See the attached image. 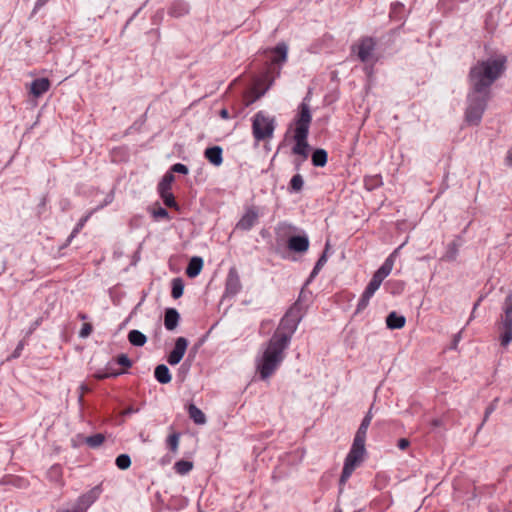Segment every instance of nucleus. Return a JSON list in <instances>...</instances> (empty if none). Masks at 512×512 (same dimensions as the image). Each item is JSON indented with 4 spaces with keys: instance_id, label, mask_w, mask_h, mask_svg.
Instances as JSON below:
<instances>
[{
    "instance_id": "20",
    "label": "nucleus",
    "mask_w": 512,
    "mask_h": 512,
    "mask_svg": "<svg viewBox=\"0 0 512 512\" xmlns=\"http://www.w3.org/2000/svg\"><path fill=\"white\" fill-rule=\"evenodd\" d=\"M203 267V260L200 257H193L186 269V274L190 278H194L201 272Z\"/></svg>"
},
{
    "instance_id": "50",
    "label": "nucleus",
    "mask_w": 512,
    "mask_h": 512,
    "mask_svg": "<svg viewBox=\"0 0 512 512\" xmlns=\"http://www.w3.org/2000/svg\"><path fill=\"white\" fill-rule=\"evenodd\" d=\"M85 221H86V218H85V219H83V220L78 224V226H77V227L75 228V230L73 231L72 236H74V235H75V234L80 230V228L83 226V224H84V222H85Z\"/></svg>"
},
{
    "instance_id": "48",
    "label": "nucleus",
    "mask_w": 512,
    "mask_h": 512,
    "mask_svg": "<svg viewBox=\"0 0 512 512\" xmlns=\"http://www.w3.org/2000/svg\"><path fill=\"white\" fill-rule=\"evenodd\" d=\"M137 412L136 409H134L133 407H128L127 409H125L122 414L123 415H129V414H132V413H135Z\"/></svg>"
},
{
    "instance_id": "6",
    "label": "nucleus",
    "mask_w": 512,
    "mask_h": 512,
    "mask_svg": "<svg viewBox=\"0 0 512 512\" xmlns=\"http://www.w3.org/2000/svg\"><path fill=\"white\" fill-rule=\"evenodd\" d=\"M501 345L506 346L512 341V292L510 291L503 303Z\"/></svg>"
},
{
    "instance_id": "16",
    "label": "nucleus",
    "mask_w": 512,
    "mask_h": 512,
    "mask_svg": "<svg viewBox=\"0 0 512 512\" xmlns=\"http://www.w3.org/2000/svg\"><path fill=\"white\" fill-rule=\"evenodd\" d=\"M204 154L207 160L215 166H219L223 162L222 148L219 146L207 148Z\"/></svg>"
},
{
    "instance_id": "43",
    "label": "nucleus",
    "mask_w": 512,
    "mask_h": 512,
    "mask_svg": "<svg viewBox=\"0 0 512 512\" xmlns=\"http://www.w3.org/2000/svg\"><path fill=\"white\" fill-rule=\"evenodd\" d=\"M409 445H410V442H409V440H408V439H406V438H401V439H399V440H398V442H397V446H398V448H399L400 450H405V449H407V448L409 447Z\"/></svg>"
},
{
    "instance_id": "51",
    "label": "nucleus",
    "mask_w": 512,
    "mask_h": 512,
    "mask_svg": "<svg viewBox=\"0 0 512 512\" xmlns=\"http://www.w3.org/2000/svg\"><path fill=\"white\" fill-rule=\"evenodd\" d=\"M506 161H507L508 165H512V151L508 153V155L506 157Z\"/></svg>"
},
{
    "instance_id": "39",
    "label": "nucleus",
    "mask_w": 512,
    "mask_h": 512,
    "mask_svg": "<svg viewBox=\"0 0 512 512\" xmlns=\"http://www.w3.org/2000/svg\"><path fill=\"white\" fill-rule=\"evenodd\" d=\"M116 362L119 364V365H122L126 368H129L132 366V362L131 360L128 358V356L126 354H120L117 356L116 358Z\"/></svg>"
},
{
    "instance_id": "53",
    "label": "nucleus",
    "mask_w": 512,
    "mask_h": 512,
    "mask_svg": "<svg viewBox=\"0 0 512 512\" xmlns=\"http://www.w3.org/2000/svg\"><path fill=\"white\" fill-rule=\"evenodd\" d=\"M432 424H433L434 426H438V425H440V421H439V420H437V419H435V420H433Z\"/></svg>"
},
{
    "instance_id": "1",
    "label": "nucleus",
    "mask_w": 512,
    "mask_h": 512,
    "mask_svg": "<svg viewBox=\"0 0 512 512\" xmlns=\"http://www.w3.org/2000/svg\"><path fill=\"white\" fill-rule=\"evenodd\" d=\"M298 319L288 312L281 320L279 327L268 342L262 357L258 360L257 369L262 379L270 377L284 359V351L288 347L293 333L296 331Z\"/></svg>"
},
{
    "instance_id": "31",
    "label": "nucleus",
    "mask_w": 512,
    "mask_h": 512,
    "mask_svg": "<svg viewBox=\"0 0 512 512\" xmlns=\"http://www.w3.org/2000/svg\"><path fill=\"white\" fill-rule=\"evenodd\" d=\"M131 465V459L129 455L127 454H121L116 458V466L121 469L125 470L128 469Z\"/></svg>"
},
{
    "instance_id": "36",
    "label": "nucleus",
    "mask_w": 512,
    "mask_h": 512,
    "mask_svg": "<svg viewBox=\"0 0 512 512\" xmlns=\"http://www.w3.org/2000/svg\"><path fill=\"white\" fill-rule=\"evenodd\" d=\"M372 296H373L372 294H368V292L364 291L359 302H358L357 311H361V310L365 309L368 306L370 298Z\"/></svg>"
},
{
    "instance_id": "42",
    "label": "nucleus",
    "mask_w": 512,
    "mask_h": 512,
    "mask_svg": "<svg viewBox=\"0 0 512 512\" xmlns=\"http://www.w3.org/2000/svg\"><path fill=\"white\" fill-rule=\"evenodd\" d=\"M23 348H24V343L21 341L18 343L17 347L15 348V350L13 351L11 356L8 358V360L16 359V358L20 357V355L23 351Z\"/></svg>"
},
{
    "instance_id": "9",
    "label": "nucleus",
    "mask_w": 512,
    "mask_h": 512,
    "mask_svg": "<svg viewBox=\"0 0 512 512\" xmlns=\"http://www.w3.org/2000/svg\"><path fill=\"white\" fill-rule=\"evenodd\" d=\"M188 346V341L184 337L177 338L173 350L168 356V363L170 365H177L183 358Z\"/></svg>"
},
{
    "instance_id": "45",
    "label": "nucleus",
    "mask_w": 512,
    "mask_h": 512,
    "mask_svg": "<svg viewBox=\"0 0 512 512\" xmlns=\"http://www.w3.org/2000/svg\"><path fill=\"white\" fill-rule=\"evenodd\" d=\"M494 410V407L491 405L489 407H487L486 411H485V416H484V421L487 420V418L489 417V415L493 412Z\"/></svg>"
},
{
    "instance_id": "25",
    "label": "nucleus",
    "mask_w": 512,
    "mask_h": 512,
    "mask_svg": "<svg viewBox=\"0 0 512 512\" xmlns=\"http://www.w3.org/2000/svg\"><path fill=\"white\" fill-rule=\"evenodd\" d=\"M327 152L324 149H316L312 154V163L316 167H323L327 163Z\"/></svg>"
},
{
    "instance_id": "37",
    "label": "nucleus",
    "mask_w": 512,
    "mask_h": 512,
    "mask_svg": "<svg viewBox=\"0 0 512 512\" xmlns=\"http://www.w3.org/2000/svg\"><path fill=\"white\" fill-rule=\"evenodd\" d=\"M120 374H122V372H120V371H112V370H110L109 367H107V372H104V373L97 372V373L94 374V377L96 379L101 380V379H105V378H108V377H116V376H118Z\"/></svg>"
},
{
    "instance_id": "40",
    "label": "nucleus",
    "mask_w": 512,
    "mask_h": 512,
    "mask_svg": "<svg viewBox=\"0 0 512 512\" xmlns=\"http://www.w3.org/2000/svg\"><path fill=\"white\" fill-rule=\"evenodd\" d=\"M91 332H92L91 324L85 323V324H83V326H82V328L80 330L79 335L82 338H86V337H88L91 334Z\"/></svg>"
},
{
    "instance_id": "8",
    "label": "nucleus",
    "mask_w": 512,
    "mask_h": 512,
    "mask_svg": "<svg viewBox=\"0 0 512 512\" xmlns=\"http://www.w3.org/2000/svg\"><path fill=\"white\" fill-rule=\"evenodd\" d=\"M242 289V284L240 281V277L238 271L235 267L229 269L227 278H226V287L225 294L227 296H235Z\"/></svg>"
},
{
    "instance_id": "33",
    "label": "nucleus",
    "mask_w": 512,
    "mask_h": 512,
    "mask_svg": "<svg viewBox=\"0 0 512 512\" xmlns=\"http://www.w3.org/2000/svg\"><path fill=\"white\" fill-rule=\"evenodd\" d=\"M303 184L304 181L300 174L294 175L290 181V187L295 192H299L303 188Z\"/></svg>"
},
{
    "instance_id": "14",
    "label": "nucleus",
    "mask_w": 512,
    "mask_h": 512,
    "mask_svg": "<svg viewBox=\"0 0 512 512\" xmlns=\"http://www.w3.org/2000/svg\"><path fill=\"white\" fill-rule=\"evenodd\" d=\"M180 315L174 308H168L165 311L164 325L167 330H174L179 322Z\"/></svg>"
},
{
    "instance_id": "29",
    "label": "nucleus",
    "mask_w": 512,
    "mask_h": 512,
    "mask_svg": "<svg viewBox=\"0 0 512 512\" xmlns=\"http://www.w3.org/2000/svg\"><path fill=\"white\" fill-rule=\"evenodd\" d=\"M383 282V278H381L379 275L374 273L372 279L370 280L369 284L367 285L365 291L368 292V294L374 295V293L379 289L381 283Z\"/></svg>"
},
{
    "instance_id": "28",
    "label": "nucleus",
    "mask_w": 512,
    "mask_h": 512,
    "mask_svg": "<svg viewBox=\"0 0 512 512\" xmlns=\"http://www.w3.org/2000/svg\"><path fill=\"white\" fill-rule=\"evenodd\" d=\"M193 468V463L186 460H179L175 463L174 469L180 475H185Z\"/></svg>"
},
{
    "instance_id": "52",
    "label": "nucleus",
    "mask_w": 512,
    "mask_h": 512,
    "mask_svg": "<svg viewBox=\"0 0 512 512\" xmlns=\"http://www.w3.org/2000/svg\"><path fill=\"white\" fill-rule=\"evenodd\" d=\"M261 95H257L254 99L252 100H249L246 105H250L253 101H255L256 99H258Z\"/></svg>"
},
{
    "instance_id": "41",
    "label": "nucleus",
    "mask_w": 512,
    "mask_h": 512,
    "mask_svg": "<svg viewBox=\"0 0 512 512\" xmlns=\"http://www.w3.org/2000/svg\"><path fill=\"white\" fill-rule=\"evenodd\" d=\"M172 171L176 173L187 174L188 168L184 164L176 163L172 166Z\"/></svg>"
},
{
    "instance_id": "19",
    "label": "nucleus",
    "mask_w": 512,
    "mask_h": 512,
    "mask_svg": "<svg viewBox=\"0 0 512 512\" xmlns=\"http://www.w3.org/2000/svg\"><path fill=\"white\" fill-rule=\"evenodd\" d=\"M406 319L396 312H391L386 318V325L389 329H401L404 327Z\"/></svg>"
},
{
    "instance_id": "21",
    "label": "nucleus",
    "mask_w": 512,
    "mask_h": 512,
    "mask_svg": "<svg viewBox=\"0 0 512 512\" xmlns=\"http://www.w3.org/2000/svg\"><path fill=\"white\" fill-rule=\"evenodd\" d=\"M400 246L398 249L394 251L393 254H391L385 262L382 264V266L375 272L377 275H379L383 280L391 273L393 266H394V254L397 253V251L401 248Z\"/></svg>"
},
{
    "instance_id": "38",
    "label": "nucleus",
    "mask_w": 512,
    "mask_h": 512,
    "mask_svg": "<svg viewBox=\"0 0 512 512\" xmlns=\"http://www.w3.org/2000/svg\"><path fill=\"white\" fill-rule=\"evenodd\" d=\"M327 262V256H326V251L320 256V258L318 259V261L316 262L315 266H314V269L312 271V274L311 276H314L316 275L320 269L325 265V263Z\"/></svg>"
},
{
    "instance_id": "15",
    "label": "nucleus",
    "mask_w": 512,
    "mask_h": 512,
    "mask_svg": "<svg viewBox=\"0 0 512 512\" xmlns=\"http://www.w3.org/2000/svg\"><path fill=\"white\" fill-rule=\"evenodd\" d=\"M371 420H372V411L370 409L368 411V413L366 414V416L363 418V420L356 432L354 440L365 443L367 430L371 423Z\"/></svg>"
},
{
    "instance_id": "32",
    "label": "nucleus",
    "mask_w": 512,
    "mask_h": 512,
    "mask_svg": "<svg viewBox=\"0 0 512 512\" xmlns=\"http://www.w3.org/2000/svg\"><path fill=\"white\" fill-rule=\"evenodd\" d=\"M179 438H180V435L178 433H173V434L169 435L167 438V445L170 448V450L174 453H176L178 450Z\"/></svg>"
},
{
    "instance_id": "13",
    "label": "nucleus",
    "mask_w": 512,
    "mask_h": 512,
    "mask_svg": "<svg viewBox=\"0 0 512 512\" xmlns=\"http://www.w3.org/2000/svg\"><path fill=\"white\" fill-rule=\"evenodd\" d=\"M360 464H361L360 461L346 457L345 462H344L343 471H342V474L340 477V484H345L346 481L349 479V477L352 475L353 471Z\"/></svg>"
},
{
    "instance_id": "49",
    "label": "nucleus",
    "mask_w": 512,
    "mask_h": 512,
    "mask_svg": "<svg viewBox=\"0 0 512 512\" xmlns=\"http://www.w3.org/2000/svg\"><path fill=\"white\" fill-rule=\"evenodd\" d=\"M47 2H48V0H37L36 5H35V8H41V7H42V6H44Z\"/></svg>"
},
{
    "instance_id": "35",
    "label": "nucleus",
    "mask_w": 512,
    "mask_h": 512,
    "mask_svg": "<svg viewBox=\"0 0 512 512\" xmlns=\"http://www.w3.org/2000/svg\"><path fill=\"white\" fill-rule=\"evenodd\" d=\"M104 441V436L102 434H95L93 436H90L86 439V443L90 447H98L100 446Z\"/></svg>"
},
{
    "instance_id": "54",
    "label": "nucleus",
    "mask_w": 512,
    "mask_h": 512,
    "mask_svg": "<svg viewBox=\"0 0 512 512\" xmlns=\"http://www.w3.org/2000/svg\"><path fill=\"white\" fill-rule=\"evenodd\" d=\"M52 471H53V472H58V471H59V468H58V467H53V468H52Z\"/></svg>"
},
{
    "instance_id": "23",
    "label": "nucleus",
    "mask_w": 512,
    "mask_h": 512,
    "mask_svg": "<svg viewBox=\"0 0 512 512\" xmlns=\"http://www.w3.org/2000/svg\"><path fill=\"white\" fill-rule=\"evenodd\" d=\"M190 418L198 425L206 423L205 414L194 404H190L188 408Z\"/></svg>"
},
{
    "instance_id": "18",
    "label": "nucleus",
    "mask_w": 512,
    "mask_h": 512,
    "mask_svg": "<svg viewBox=\"0 0 512 512\" xmlns=\"http://www.w3.org/2000/svg\"><path fill=\"white\" fill-rule=\"evenodd\" d=\"M101 489L99 486H95L92 488L89 492L82 495L79 498V505L89 507L91 504H93L98 497L100 496Z\"/></svg>"
},
{
    "instance_id": "26",
    "label": "nucleus",
    "mask_w": 512,
    "mask_h": 512,
    "mask_svg": "<svg viewBox=\"0 0 512 512\" xmlns=\"http://www.w3.org/2000/svg\"><path fill=\"white\" fill-rule=\"evenodd\" d=\"M287 51H288L287 45L285 43H279L274 48L273 52L276 55L272 58V62H274V63L285 62L286 58H287Z\"/></svg>"
},
{
    "instance_id": "10",
    "label": "nucleus",
    "mask_w": 512,
    "mask_h": 512,
    "mask_svg": "<svg viewBox=\"0 0 512 512\" xmlns=\"http://www.w3.org/2000/svg\"><path fill=\"white\" fill-rule=\"evenodd\" d=\"M257 219L258 213L254 209H249L239 220L236 227L241 230H249L255 225Z\"/></svg>"
},
{
    "instance_id": "44",
    "label": "nucleus",
    "mask_w": 512,
    "mask_h": 512,
    "mask_svg": "<svg viewBox=\"0 0 512 512\" xmlns=\"http://www.w3.org/2000/svg\"><path fill=\"white\" fill-rule=\"evenodd\" d=\"M154 216L157 218H166L168 217V212L166 209L159 207L155 212Z\"/></svg>"
},
{
    "instance_id": "34",
    "label": "nucleus",
    "mask_w": 512,
    "mask_h": 512,
    "mask_svg": "<svg viewBox=\"0 0 512 512\" xmlns=\"http://www.w3.org/2000/svg\"><path fill=\"white\" fill-rule=\"evenodd\" d=\"M159 193H160L161 198L163 199V202L166 206H168V207H176L177 206V203H176L171 191L159 192Z\"/></svg>"
},
{
    "instance_id": "11",
    "label": "nucleus",
    "mask_w": 512,
    "mask_h": 512,
    "mask_svg": "<svg viewBox=\"0 0 512 512\" xmlns=\"http://www.w3.org/2000/svg\"><path fill=\"white\" fill-rule=\"evenodd\" d=\"M50 88V81L47 78L35 79L30 86V93L34 97H40Z\"/></svg>"
},
{
    "instance_id": "24",
    "label": "nucleus",
    "mask_w": 512,
    "mask_h": 512,
    "mask_svg": "<svg viewBox=\"0 0 512 512\" xmlns=\"http://www.w3.org/2000/svg\"><path fill=\"white\" fill-rule=\"evenodd\" d=\"M128 340H129V342L132 345L137 346V347H141V346H143L146 343L147 338L139 330H131L128 333Z\"/></svg>"
},
{
    "instance_id": "5",
    "label": "nucleus",
    "mask_w": 512,
    "mask_h": 512,
    "mask_svg": "<svg viewBox=\"0 0 512 512\" xmlns=\"http://www.w3.org/2000/svg\"><path fill=\"white\" fill-rule=\"evenodd\" d=\"M275 129V119L260 111L255 114L252 123L253 136L257 141L272 138Z\"/></svg>"
},
{
    "instance_id": "17",
    "label": "nucleus",
    "mask_w": 512,
    "mask_h": 512,
    "mask_svg": "<svg viewBox=\"0 0 512 512\" xmlns=\"http://www.w3.org/2000/svg\"><path fill=\"white\" fill-rule=\"evenodd\" d=\"M365 453H366L365 443L354 440L347 457L362 462L364 459Z\"/></svg>"
},
{
    "instance_id": "22",
    "label": "nucleus",
    "mask_w": 512,
    "mask_h": 512,
    "mask_svg": "<svg viewBox=\"0 0 512 512\" xmlns=\"http://www.w3.org/2000/svg\"><path fill=\"white\" fill-rule=\"evenodd\" d=\"M155 378L161 384H167L171 381V374L168 367L164 364H160L155 368Z\"/></svg>"
},
{
    "instance_id": "2",
    "label": "nucleus",
    "mask_w": 512,
    "mask_h": 512,
    "mask_svg": "<svg viewBox=\"0 0 512 512\" xmlns=\"http://www.w3.org/2000/svg\"><path fill=\"white\" fill-rule=\"evenodd\" d=\"M505 62L504 57L478 61L469 73L471 90L490 95V87L504 72Z\"/></svg>"
},
{
    "instance_id": "7",
    "label": "nucleus",
    "mask_w": 512,
    "mask_h": 512,
    "mask_svg": "<svg viewBox=\"0 0 512 512\" xmlns=\"http://www.w3.org/2000/svg\"><path fill=\"white\" fill-rule=\"evenodd\" d=\"M375 49V41L371 37L362 38L352 47V51L357 54L362 62H367L372 58Z\"/></svg>"
},
{
    "instance_id": "47",
    "label": "nucleus",
    "mask_w": 512,
    "mask_h": 512,
    "mask_svg": "<svg viewBox=\"0 0 512 512\" xmlns=\"http://www.w3.org/2000/svg\"><path fill=\"white\" fill-rule=\"evenodd\" d=\"M80 389H81V395H80V397H79V400L81 401V400H82V397H83V394H84L85 392H88V391H89V388H88L86 385L82 384V385L80 386Z\"/></svg>"
},
{
    "instance_id": "30",
    "label": "nucleus",
    "mask_w": 512,
    "mask_h": 512,
    "mask_svg": "<svg viewBox=\"0 0 512 512\" xmlns=\"http://www.w3.org/2000/svg\"><path fill=\"white\" fill-rule=\"evenodd\" d=\"M174 181V175L167 173L164 175L162 181L158 185L159 192H167L171 190V184Z\"/></svg>"
},
{
    "instance_id": "3",
    "label": "nucleus",
    "mask_w": 512,
    "mask_h": 512,
    "mask_svg": "<svg viewBox=\"0 0 512 512\" xmlns=\"http://www.w3.org/2000/svg\"><path fill=\"white\" fill-rule=\"evenodd\" d=\"M311 121L312 115L310 107L308 104L302 103L294 121L293 139L295 145L292 148L293 154L301 156L302 160L308 157L309 144L307 138Z\"/></svg>"
},
{
    "instance_id": "46",
    "label": "nucleus",
    "mask_w": 512,
    "mask_h": 512,
    "mask_svg": "<svg viewBox=\"0 0 512 512\" xmlns=\"http://www.w3.org/2000/svg\"><path fill=\"white\" fill-rule=\"evenodd\" d=\"M220 116L223 118V119H229L230 116H229V112L227 109H222L220 111Z\"/></svg>"
},
{
    "instance_id": "27",
    "label": "nucleus",
    "mask_w": 512,
    "mask_h": 512,
    "mask_svg": "<svg viewBox=\"0 0 512 512\" xmlns=\"http://www.w3.org/2000/svg\"><path fill=\"white\" fill-rule=\"evenodd\" d=\"M184 283L181 278H174L172 280V291L171 295L174 299H178L183 295Z\"/></svg>"
},
{
    "instance_id": "4",
    "label": "nucleus",
    "mask_w": 512,
    "mask_h": 512,
    "mask_svg": "<svg viewBox=\"0 0 512 512\" xmlns=\"http://www.w3.org/2000/svg\"><path fill=\"white\" fill-rule=\"evenodd\" d=\"M490 95L476 91H470L468 95V106L466 109V121L471 125H478L486 109Z\"/></svg>"
},
{
    "instance_id": "12",
    "label": "nucleus",
    "mask_w": 512,
    "mask_h": 512,
    "mask_svg": "<svg viewBox=\"0 0 512 512\" xmlns=\"http://www.w3.org/2000/svg\"><path fill=\"white\" fill-rule=\"evenodd\" d=\"M288 247L295 252H305L309 247L308 238L305 236H293L288 241Z\"/></svg>"
}]
</instances>
